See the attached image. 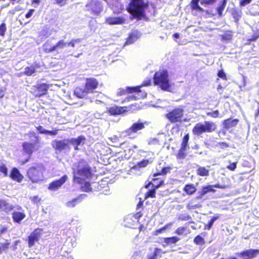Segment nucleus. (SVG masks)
<instances>
[{"instance_id": "f257e3e1", "label": "nucleus", "mask_w": 259, "mask_h": 259, "mask_svg": "<svg viewBox=\"0 0 259 259\" xmlns=\"http://www.w3.org/2000/svg\"><path fill=\"white\" fill-rule=\"evenodd\" d=\"M73 182L78 184H83L86 179L92 176L91 168L84 160H80L73 164L72 167Z\"/></svg>"}, {"instance_id": "e2e57ef3", "label": "nucleus", "mask_w": 259, "mask_h": 259, "mask_svg": "<svg viewBox=\"0 0 259 259\" xmlns=\"http://www.w3.org/2000/svg\"><path fill=\"white\" fill-rule=\"evenodd\" d=\"M251 0H242L240 2L241 6H245V5L249 4Z\"/></svg>"}, {"instance_id": "2f4dec72", "label": "nucleus", "mask_w": 259, "mask_h": 259, "mask_svg": "<svg viewBox=\"0 0 259 259\" xmlns=\"http://www.w3.org/2000/svg\"><path fill=\"white\" fill-rule=\"evenodd\" d=\"M189 139V136L188 134L186 135L183 139L181 144V153L182 152L185 151L186 150V148L188 145V141Z\"/></svg>"}, {"instance_id": "de8ad7c7", "label": "nucleus", "mask_w": 259, "mask_h": 259, "mask_svg": "<svg viewBox=\"0 0 259 259\" xmlns=\"http://www.w3.org/2000/svg\"><path fill=\"white\" fill-rule=\"evenodd\" d=\"M146 198L151 197L154 198L155 197V189L149 190L145 195Z\"/></svg>"}, {"instance_id": "393cba45", "label": "nucleus", "mask_w": 259, "mask_h": 259, "mask_svg": "<svg viewBox=\"0 0 259 259\" xmlns=\"http://www.w3.org/2000/svg\"><path fill=\"white\" fill-rule=\"evenodd\" d=\"M88 93V92L85 88H76L74 91V94L79 98H83L85 97Z\"/></svg>"}, {"instance_id": "cd10ccee", "label": "nucleus", "mask_w": 259, "mask_h": 259, "mask_svg": "<svg viewBox=\"0 0 259 259\" xmlns=\"http://www.w3.org/2000/svg\"><path fill=\"white\" fill-rule=\"evenodd\" d=\"M68 46L67 42L64 41V40H60L56 44L54 45V52H59V50L64 49Z\"/></svg>"}, {"instance_id": "c03bdc74", "label": "nucleus", "mask_w": 259, "mask_h": 259, "mask_svg": "<svg viewBox=\"0 0 259 259\" xmlns=\"http://www.w3.org/2000/svg\"><path fill=\"white\" fill-rule=\"evenodd\" d=\"M207 115L213 118H217L218 117H222V116H219L220 113L218 110H215L213 112H208L206 113Z\"/></svg>"}, {"instance_id": "5701e85b", "label": "nucleus", "mask_w": 259, "mask_h": 259, "mask_svg": "<svg viewBox=\"0 0 259 259\" xmlns=\"http://www.w3.org/2000/svg\"><path fill=\"white\" fill-rule=\"evenodd\" d=\"M43 50L46 53H51L54 52V45L52 42V40L48 39L42 46Z\"/></svg>"}, {"instance_id": "a211bd4d", "label": "nucleus", "mask_w": 259, "mask_h": 259, "mask_svg": "<svg viewBox=\"0 0 259 259\" xmlns=\"http://www.w3.org/2000/svg\"><path fill=\"white\" fill-rule=\"evenodd\" d=\"M213 186L212 185L203 186L201 190L198 192L199 195L196 197V199H201L202 198L203 196L208 193L210 192H214L215 191L213 189Z\"/></svg>"}, {"instance_id": "338daca9", "label": "nucleus", "mask_w": 259, "mask_h": 259, "mask_svg": "<svg viewBox=\"0 0 259 259\" xmlns=\"http://www.w3.org/2000/svg\"><path fill=\"white\" fill-rule=\"evenodd\" d=\"M40 1L41 0H32V4H36L38 5L40 3Z\"/></svg>"}, {"instance_id": "5fc2aeb1", "label": "nucleus", "mask_w": 259, "mask_h": 259, "mask_svg": "<svg viewBox=\"0 0 259 259\" xmlns=\"http://www.w3.org/2000/svg\"><path fill=\"white\" fill-rule=\"evenodd\" d=\"M55 3L60 6H63L66 5L67 0H54Z\"/></svg>"}, {"instance_id": "4be33fe9", "label": "nucleus", "mask_w": 259, "mask_h": 259, "mask_svg": "<svg viewBox=\"0 0 259 259\" xmlns=\"http://www.w3.org/2000/svg\"><path fill=\"white\" fill-rule=\"evenodd\" d=\"M140 36V33L137 31H135L131 33L128 37L125 45H128L134 43L136 41Z\"/></svg>"}, {"instance_id": "7ed1b4c3", "label": "nucleus", "mask_w": 259, "mask_h": 259, "mask_svg": "<svg viewBox=\"0 0 259 259\" xmlns=\"http://www.w3.org/2000/svg\"><path fill=\"white\" fill-rule=\"evenodd\" d=\"M150 83L151 81L148 80L144 82L141 86H137L136 87H127L125 90L121 89L118 93V94L119 95H122L127 92L128 93H136V94L138 95V97H136L133 95L129 96L128 97H127L128 101L130 100H136L137 98H145L146 96V93L145 92H142L140 89L142 86H148L150 84Z\"/></svg>"}, {"instance_id": "7c9ffc66", "label": "nucleus", "mask_w": 259, "mask_h": 259, "mask_svg": "<svg viewBox=\"0 0 259 259\" xmlns=\"http://www.w3.org/2000/svg\"><path fill=\"white\" fill-rule=\"evenodd\" d=\"M123 112V108L113 106L109 108V112L111 115H118Z\"/></svg>"}, {"instance_id": "603ef678", "label": "nucleus", "mask_w": 259, "mask_h": 259, "mask_svg": "<svg viewBox=\"0 0 259 259\" xmlns=\"http://www.w3.org/2000/svg\"><path fill=\"white\" fill-rule=\"evenodd\" d=\"M218 75L222 79H226V74L223 70L219 71Z\"/></svg>"}, {"instance_id": "9b49d317", "label": "nucleus", "mask_w": 259, "mask_h": 259, "mask_svg": "<svg viewBox=\"0 0 259 259\" xmlns=\"http://www.w3.org/2000/svg\"><path fill=\"white\" fill-rule=\"evenodd\" d=\"M259 254V249H248L240 253H237V256L242 259H252Z\"/></svg>"}, {"instance_id": "69168bd1", "label": "nucleus", "mask_w": 259, "mask_h": 259, "mask_svg": "<svg viewBox=\"0 0 259 259\" xmlns=\"http://www.w3.org/2000/svg\"><path fill=\"white\" fill-rule=\"evenodd\" d=\"M181 152V148L180 149L179 152V156L181 158H183L185 156L184 151Z\"/></svg>"}, {"instance_id": "ea45409f", "label": "nucleus", "mask_w": 259, "mask_h": 259, "mask_svg": "<svg viewBox=\"0 0 259 259\" xmlns=\"http://www.w3.org/2000/svg\"><path fill=\"white\" fill-rule=\"evenodd\" d=\"M199 1V0H192L191 2V7L193 9L202 11V9L198 5Z\"/></svg>"}, {"instance_id": "f8f14e48", "label": "nucleus", "mask_w": 259, "mask_h": 259, "mask_svg": "<svg viewBox=\"0 0 259 259\" xmlns=\"http://www.w3.org/2000/svg\"><path fill=\"white\" fill-rule=\"evenodd\" d=\"M42 231V230L41 229H36L30 234L28 237V245L29 247L33 246L35 242L39 240Z\"/></svg>"}, {"instance_id": "37998d69", "label": "nucleus", "mask_w": 259, "mask_h": 259, "mask_svg": "<svg viewBox=\"0 0 259 259\" xmlns=\"http://www.w3.org/2000/svg\"><path fill=\"white\" fill-rule=\"evenodd\" d=\"M232 14L235 22H237L241 17V12L236 10H234Z\"/></svg>"}, {"instance_id": "ddd939ff", "label": "nucleus", "mask_w": 259, "mask_h": 259, "mask_svg": "<svg viewBox=\"0 0 259 259\" xmlns=\"http://www.w3.org/2000/svg\"><path fill=\"white\" fill-rule=\"evenodd\" d=\"M67 179V176L66 175H64L59 180L51 182L48 187L49 190L53 191L58 190L61 186L65 183Z\"/></svg>"}, {"instance_id": "1a4fd4ad", "label": "nucleus", "mask_w": 259, "mask_h": 259, "mask_svg": "<svg viewBox=\"0 0 259 259\" xmlns=\"http://www.w3.org/2000/svg\"><path fill=\"white\" fill-rule=\"evenodd\" d=\"M51 145L53 148L58 152L70 149L69 139L55 140L52 142Z\"/></svg>"}, {"instance_id": "a19ab883", "label": "nucleus", "mask_w": 259, "mask_h": 259, "mask_svg": "<svg viewBox=\"0 0 259 259\" xmlns=\"http://www.w3.org/2000/svg\"><path fill=\"white\" fill-rule=\"evenodd\" d=\"M84 182V185L81 186L82 191L84 192H89L91 191L92 188H91V184L89 182H85V181Z\"/></svg>"}, {"instance_id": "6e6552de", "label": "nucleus", "mask_w": 259, "mask_h": 259, "mask_svg": "<svg viewBox=\"0 0 259 259\" xmlns=\"http://www.w3.org/2000/svg\"><path fill=\"white\" fill-rule=\"evenodd\" d=\"M86 10L93 16L100 15L103 11L104 7L101 1L92 0L85 5Z\"/></svg>"}, {"instance_id": "0eeeda50", "label": "nucleus", "mask_w": 259, "mask_h": 259, "mask_svg": "<svg viewBox=\"0 0 259 259\" xmlns=\"http://www.w3.org/2000/svg\"><path fill=\"white\" fill-rule=\"evenodd\" d=\"M154 82L159 85L162 90H166L169 87L167 71L157 72L154 74Z\"/></svg>"}, {"instance_id": "c85d7f7f", "label": "nucleus", "mask_w": 259, "mask_h": 259, "mask_svg": "<svg viewBox=\"0 0 259 259\" xmlns=\"http://www.w3.org/2000/svg\"><path fill=\"white\" fill-rule=\"evenodd\" d=\"M134 216L128 215L124 219V226L126 227L133 228L134 225L135 221L133 220Z\"/></svg>"}, {"instance_id": "bb28decb", "label": "nucleus", "mask_w": 259, "mask_h": 259, "mask_svg": "<svg viewBox=\"0 0 259 259\" xmlns=\"http://www.w3.org/2000/svg\"><path fill=\"white\" fill-rule=\"evenodd\" d=\"M183 190L188 195L193 194L197 190L196 187L192 184H187L184 187Z\"/></svg>"}, {"instance_id": "4468645a", "label": "nucleus", "mask_w": 259, "mask_h": 259, "mask_svg": "<svg viewBox=\"0 0 259 259\" xmlns=\"http://www.w3.org/2000/svg\"><path fill=\"white\" fill-rule=\"evenodd\" d=\"M69 144L72 145L75 150H79V147L83 145L85 142V138L82 136L78 137L77 138H71L69 139Z\"/></svg>"}, {"instance_id": "3c124183", "label": "nucleus", "mask_w": 259, "mask_h": 259, "mask_svg": "<svg viewBox=\"0 0 259 259\" xmlns=\"http://www.w3.org/2000/svg\"><path fill=\"white\" fill-rule=\"evenodd\" d=\"M186 229V228L184 227H179L177 229V230L176 231V233L179 235H182L184 234V232L185 231Z\"/></svg>"}, {"instance_id": "a878e982", "label": "nucleus", "mask_w": 259, "mask_h": 259, "mask_svg": "<svg viewBox=\"0 0 259 259\" xmlns=\"http://www.w3.org/2000/svg\"><path fill=\"white\" fill-rule=\"evenodd\" d=\"M238 122V120L237 119H228L225 120L223 122V125L224 128L226 129H229L232 127L235 126L237 124Z\"/></svg>"}, {"instance_id": "bf43d9fd", "label": "nucleus", "mask_w": 259, "mask_h": 259, "mask_svg": "<svg viewBox=\"0 0 259 259\" xmlns=\"http://www.w3.org/2000/svg\"><path fill=\"white\" fill-rule=\"evenodd\" d=\"M8 231V228L6 226H2L0 228V235H2L3 234L7 232Z\"/></svg>"}, {"instance_id": "9d476101", "label": "nucleus", "mask_w": 259, "mask_h": 259, "mask_svg": "<svg viewBox=\"0 0 259 259\" xmlns=\"http://www.w3.org/2000/svg\"><path fill=\"white\" fill-rule=\"evenodd\" d=\"M183 114V109L181 108H177L166 114V117L171 122H176L181 120Z\"/></svg>"}, {"instance_id": "473e14b6", "label": "nucleus", "mask_w": 259, "mask_h": 259, "mask_svg": "<svg viewBox=\"0 0 259 259\" xmlns=\"http://www.w3.org/2000/svg\"><path fill=\"white\" fill-rule=\"evenodd\" d=\"M197 175L200 176H207L209 174V171L205 167H199L197 170Z\"/></svg>"}, {"instance_id": "e433bc0d", "label": "nucleus", "mask_w": 259, "mask_h": 259, "mask_svg": "<svg viewBox=\"0 0 259 259\" xmlns=\"http://www.w3.org/2000/svg\"><path fill=\"white\" fill-rule=\"evenodd\" d=\"M35 72V68L34 66L26 67L24 69V74L27 76L32 75Z\"/></svg>"}, {"instance_id": "aec40b11", "label": "nucleus", "mask_w": 259, "mask_h": 259, "mask_svg": "<svg viewBox=\"0 0 259 259\" xmlns=\"http://www.w3.org/2000/svg\"><path fill=\"white\" fill-rule=\"evenodd\" d=\"M15 208L12 204L8 203L5 200L0 199V211H3L8 213Z\"/></svg>"}, {"instance_id": "b1692460", "label": "nucleus", "mask_w": 259, "mask_h": 259, "mask_svg": "<svg viewBox=\"0 0 259 259\" xmlns=\"http://www.w3.org/2000/svg\"><path fill=\"white\" fill-rule=\"evenodd\" d=\"M26 215L23 212L14 211L12 214L13 221L18 223H20L23 220Z\"/></svg>"}, {"instance_id": "49530a36", "label": "nucleus", "mask_w": 259, "mask_h": 259, "mask_svg": "<svg viewBox=\"0 0 259 259\" xmlns=\"http://www.w3.org/2000/svg\"><path fill=\"white\" fill-rule=\"evenodd\" d=\"M162 253V251L161 249L155 248L154 250L153 254H154L155 258L156 259L158 257H160L161 256Z\"/></svg>"}, {"instance_id": "20e7f679", "label": "nucleus", "mask_w": 259, "mask_h": 259, "mask_svg": "<svg viewBox=\"0 0 259 259\" xmlns=\"http://www.w3.org/2000/svg\"><path fill=\"white\" fill-rule=\"evenodd\" d=\"M44 166L40 164L30 167L27 172V176L32 183H37L43 180Z\"/></svg>"}, {"instance_id": "72a5a7b5", "label": "nucleus", "mask_w": 259, "mask_h": 259, "mask_svg": "<svg viewBox=\"0 0 259 259\" xmlns=\"http://www.w3.org/2000/svg\"><path fill=\"white\" fill-rule=\"evenodd\" d=\"M227 0H223L219 6L217 8V12L219 16L222 15L223 12L226 6Z\"/></svg>"}, {"instance_id": "58836bf2", "label": "nucleus", "mask_w": 259, "mask_h": 259, "mask_svg": "<svg viewBox=\"0 0 259 259\" xmlns=\"http://www.w3.org/2000/svg\"><path fill=\"white\" fill-rule=\"evenodd\" d=\"M219 218V216L213 217L207 225L205 226V229L210 230L214 222Z\"/></svg>"}, {"instance_id": "412c9836", "label": "nucleus", "mask_w": 259, "mask_h": 259, "mask_svg": "<svg viewBox=\"0 0 259 259\" xmlns=\"http://www.w3.org/2000/svg\"><path fill=\"white\" fill-rule=\"evenodd\" d=\"M10 177L14 180L21 182L23 179V176L20 173L17 168H13L10 174Z\"/></svg>"}, {"instance_id": "79ce46f5", "label": "nucleus", "mask_w": 259, "mask_h": 259, "mask_svg": "<svg viewBox=\"0 0 259 259\" xmlns=\"http://www.w3.org/2000/svg\"><path fill=\"white\" fill-rule=\"evenodd\" d=\"M194 242L197 245H202L204 243V239L199 235L194 238Z\"/></svg>"}, {"instance_id": "680f3d73", "label": "nucleus", "mask_w": 259, "mask_h": 259, "mask_svg": "<svg viewBox=\"0 0 259 259\" xmlns=\"http://www.w3.org/2000/svg\"><path fill=\"white\" fill-rule=\"evenodd\" d=\"M228 168L231 170H234L236 168V163H233L229 165L228 167Z\"/></svg>"}, {"instance_id": "f3484780", "label": "nucleus", "mask_w": 259, "mask_h": 259, "mask_svg": "<svg viewBox=\"0 0 259 259\" xmlns=\"http://www.w3.org/2000/svg\"><path fill=\"white\" fill-rule=\"evenodd\" d=\"M87 195L85 194H81L78 197L73 199L71 200L67 201L65 203L66 207L69 208H73L75 207L77 204L81 202V201L84 199Z\"/></svg>"}, {"instance_id": "423d86ee", "label": "nucleus", "mask_w": 259, "mask_h": 259, "mask_svg": "<svg viewBox=\"0 0 259 259\" xmlns=\"http://www.w3.org/2000/svg\"><path fill=\"white\" fill-rule=\"evenodd\" d=\"M217 128L216 124L211 121H204V124L197 123L192 130L195 135H200L203 133H211Z\"/></svg>"}, {"instance_id": "c9c22d12", "label": "nucleus", "mask_w": 259, "mask_h": 259, "mask_svg": "<svg viewBox=\"0 0 259 259\" xmlns=\"http://www.w3.org/2000/svg\"><path fill=\"white\" fill-rule=\"evenodd\" d=\"M81 38H77V39H72L70 42L68 43V46H71L73 48H74L76 45L80 46V44L81 41Z\"/></svg>"}, {"instance_id": "6ab92c4d", "label": "nucleus", "mask_w": 259, "mask_h": 259, "mask_svg": "<svg viewBox=\"0 0 259 259\" xmlns=\"http://www.w3.org/2000/svg\"><path fill=\"white\" fill-rule=\"evenodd\" d=\"M106 23L109 25H118L124 23L125 19L123 17H108L106 19Z\"/></svg>"}, {"instance_id": "f03ea898", "label": "nucleus", "mask_w": 259, "mask_h": 259, "mask_svg": "<svg viewBox=\"0 0 259 259\" xmlns=\"http://www.w3.org/2000/svg\"><path fill=\"white\" fill-rule=\"evenodd\" d=\"M147 7L148 4L144 0H132L127 11L134 17L141 19L145 16V10Z\"/></svg>"}, {"instance_id": "8fccbe9b", "label": "nucleus", "mask_w": 259, "mask_h": 259, "mask_svg": "<svg viewBox=\"0 0 259 259\" xmlns=\"http://www.w3.org/2000/svg\"><path fill=\"white\" fill-rule=\"evenodd\" d=\"M6 30V25L5 23H2L0 25V35L4 36Z\"/></svg>"}, {"instance_id": "6e6d98bb", "label": "nucleus", "mask_w": 259, "mask_h": 259, "mask_svg": "<svg viewBox=\"0 0 259 259\" xmlns=\"http://www.w3.org/2000/svg\"><path fill=\"white\" fill-rule=\"evenodd\" d=\"M58 130H57L51 131L47 130V132L45 134H48V135H52V136H55L58 134Z\"/></svg>"}, {"instance_id": "0e129e2a", "label": "nucleus", "mask_w": 259, "mask_h": 259, "mask_svg": "<svg viewBox=\"0 0 259 259\" xmlns=\"http://www.w3.org/2000/svg\"><path fill=\"white\" fill-rule=\"evenodd\" d=\"M170 171V168L169 167H164L161 170V173L163 175H165L167 173L169 172Z\"/></svg>"}, {"instance_id": "864d4df0", "label": "nucleus", "mask_w": 259, "mask_h": 259, "mask_svg": "<svg viewBox=\"0 0 259 259\" xmlns=\"http://www.w3.org/2000/svg\"><path fill=\"white\" fill-rule=\"evenodd\" d=\"M149 163L148 160H144L139 163V165L140 167H144L147 165Z\"/></svg>"}, {"instance_id": "39448f33", "label": "nucleus", "mask_w": 259, "mask_h": 259, "mask_svg": "<svg viewBox=\"0 0 259 259\" xmlns=\"http://www.w3.org/2000/svg\"><path fill=\"white\" fill-rule=\"evenodd\" d=\"M29 137L32 143L24 142L22 144V147L23 151L30 155L34 151L39 149V139L38 136L34 133H30Z\"/></svg>"}, {"instance_id": "c756f323", "label": "nucleus", "mask_w": 259, "mask_h": 259, "mask_svg": "<svg viewBox=\"0 0 259 259\" xmlns=\"http://www.w3.org/2000/svg\"><path fill=\"white\" fill-rule=\"evenodd\" d=\"M180 240L179 238L176 236L169 237V238H165L164 239V243L163 246H166V245H170L172 244L176 243Z\"/></svg>"}, {"instance_id": "4c0bfd02", "label": "nucleus", "mask_w": 259, "mask_h": 259, "mask_svg": "<svg viewBox=\"0 0 259 259\" xmlns=\"http://www.w3.org/2000/svg\"><path fill=\"white\" fill-rule=\"evenodd\" d=\"M10 242L9 240H6V242L4 243H1L0 246V254L2 253L3 252L6 251L10 245Z\"/></svg>"}, {"instance_id": "774afa93", "label": "nucleus", "mask_w": 259, "mask_h": 259, "mask_svg": "<svg viewBox=\"0 0 259 259\" xmlns=\"http://www.w3.org/2000/svg\"><path fill=\"white\" fill-rule=\"evenodd\" d=\"M148 259H156L154 254L152 253V254H149L148 255Z\"/></svg>"}, {"instance_id": "f704fd0d", "label": "nucleus", "mask_w": 259, "mask_h": 259, "mask_svg": "<svg viewBox=\"0 0 259 259\" xmlns=\"http://www.w3.org/2000/svg\"><path fill=\"white\" fill-rule=\"evenodd\" d=\"M38 90H39V91H40L42 93H40V94H38L37 95H36V97H40L42 95H45L46 94V92L48 90V86L45 84H40L39 87H38Z\"/></svg>"}, {"instance_id": "09e8293b", "label": "nucleus", "mask_w": 259, "mask_h": 259, "mask_svg": "<svg viewBox=\"0 0 259 259\" xmlns=\"http://www.w3.org/2000/svg\"><path fill=\"white\" fill-rule=\"evenodd\" d=\"M97 99L95 100L96 103H102L103 101L102 100L105 98V96L101 94H98L96 96Z\"/></svg>"}, {"instance_id": "a18cd8bd", "label": "nucleus", "mask_w": 259, "mask_h": 259, "mask_svg": "<svg viewBox=\"0 0 259 259\" xmlns=\"http://www.w3.org/2000/svg\"><path fill=\"white\" fill-rule=\"evenodd\" d=\"M0 173H2L4 177L8 175V169L4 164L0 165Z\"/></svg>"}, {"instance_id": "2eb2a0df", "label": "nucleus", "mask_w": 259, "mask_h": 259, "mask_svg": "<svg viewBox=\"0 0 259 259\" xmlns=\"http://www.w3.org/2000/svg\"><path fill=\"white\" fill-rule=\"evenodd\" d=\"M98 85V81L97 79L91 78L87 79L85 84V88L88 93H93V91L95 90Z\"/></svg>"}, {"instance_id": "4d7b16f0", "label": "nucleus", "mask_w": 259, "mask_h": 259, "mask_svg": "<svg viewBox=\"0 0 259 259\" xmlns=\"http://www.w3.org/2000/svg\"><path fill=\"white\" fill-rule=\"evenodd\" d=\"M36 128L40 134H45L47 132V130L45 129L42 126L39 125Z\"/></svg>"}, {"instance_id": "dca6fc26", "label": "nucleus", "mask_w": 259, "mask_h": 259, "mask_svg": "<svg viewBox=\"0 0 259 259\" xmlns=\"http://www.w3.org/2000/svg\"><path fill=\"white\" fill-rule=\"evenodd\" d=\"M144 128V123L142 122H137L133 123L132 125L126 131V133L128 135H131L133 133H135L138 131Z\"/></svg>"}, {"instance_id": "052dcab7", "label": "nucleus", "mask_w": 259, "mask_h": 259, "mask_svg": "<svg viewBox=\"0 0 259 259\" xmlns=\"http://www.w3.org/2000/svg\"><path fill=\"white\" fill-rule=\"evenodd\" d=\"M216 0H202L201 4H212Z\"/></svg>"}, {"instance_id": "13d9d810", "label": "nucleus", "mask_w": 259, "mask_h": 259, "mask_svg": "<svg viewBox=\"0 0 259 259\" xmlns=\"http://www.w3.org/2000/svg\"><path fill=\"white\" fill-rule=\"evenodd\" d=\"M34 11V9H30L28 13L25 15V17L26 18H29L32 16Z\"/></svg>"}]
</instances>
